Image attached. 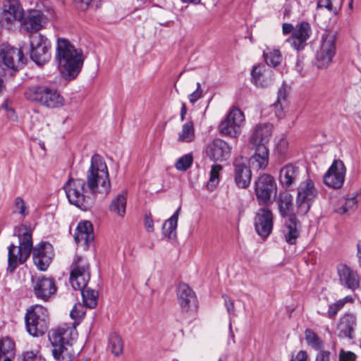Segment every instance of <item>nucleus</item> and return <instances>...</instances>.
<instances>
[{
  "label": "nucleus",
  "instance_id": "obj_1",
  "mask_svg": "<svg viewBox=\"0 0 361 361\" xmlns=\"http://www.w3.org/2000/svg\"><path fill=\"white\" fill-rule=\"evenodd\" d=\"M68 202L75 207L86 210L92 195H107L111 190V183L106 164L98 154H94L86 172V182L81 178H70L63 185Z\"/></svg>",
  "mask_w": 361,
  "mask_h": 361
},
{
  "label": "nucleus",
  "instance_id": "obj_2",
  "mask_svg": "<svg viewBox=\"0 0 361 361\" xmlns=\"http://www.w3.org/2000/svg\"><path fill=\"white\" fill-rule=\"evenodd\" d=\"M56 60L63 77L68 80L77 77L83 65V55L68 39L59 38L56 44Z\"/></svg>",
  "mask_w": 361,
  "mask_h": 361
},
{
  "label": "nucleus",
  "instance_id": "obj_3",
  "mask_svg": "<svg viewBox=\"0 0 361 361\" xmlns=\"http://www.w3.org/2000/svg\"><path fill=\"white\" fill-rule=\"evenodd\" d=\"M78 335L74 324H64L49 333L53 347L52 354L56 361H71L73 357V343Z\"/></svg>",
  "mask_w": 361,
  "mask_h": 361
},
{
  "label": "nucleus",
  "instance_id": "obj_4",
  "mask_svg": "<svg viewBox=\"0 0 361 361\" xmlns=\"http://www.w3.org/2000/svg\"><path fill=\"white\" fill-rule=\"evenodd\" d=\"M25 97L27 100L49 109L60 108L65 104V99L58 90L48 85L31 86L25 92Z\"/></svg>",
  "mask_w": 361,
  "mask_h": 361
},
{
  "label": "nucleus",
  "instance_id": "obj_5",
  "mask_svg": "<svg viewBox=\"0 0 361 361\" xmlns=\"http://www.w3.org/2000/svg\"><path fill=\"white\" fill-rule=\"evenodd\" d=\"M293 199L290 195H284L279 200V209L282 216H288L285 221L283 235L286 241L290 245L296 243L300 235V221L293 213Z\"/></svg>",
  "mask_w": 361,
  "mask_h": 361
},
{
  "label": "nucleus",
  "instance_id": "obj_6",
  "mask_svg": "<svg viewBox=\"0 0 361 361\" xmlns=\"http://www.w3.org/2000/svg\"><path fill=\"white\" fill-rule=\"evenodd\" d=\"M27 331L33 337L44 335L48 329L49 314L47 310L36 305L27 311L25 317Z\"/></svg>",
  "mask_w": 361,
  "mask_h": 361
},
{
  "label": "nucleus",
  "instance_id": "obj_7",
  "mask_svg": "<svg viewBox=\"0 0 361 361\" xmlns=\"http://www.w3.org/2000/svg\"><path fill=\"white\" fill-rule=\"evenodd\" d=\"M317 195L318 191L311 179L307 178L301 182L298 188L296 197L298 214L305 215L309 212Z\"/></svg>",
  "mask_w": 361,
  "mask_h": 361
},
{
  "label": "nucleus",
  "instance_id": "obj_8",
  "mask_svg": "<svg viewBox=\"0 0 361 361\" xmlns=\"http://www.w3.org/2000/svg\"><path fill=\"white\" fill-rule=\"evenodd\" d=\"M336 52V37L332 33L324 34L316 51L315 64L319 68H326L332 62Z\"/></svg>",
  "mask_w": 361,
  "mask_h": 361
},
{
  "label": "nucleus",
  "instance_id": "obj_9",
  "mask_svg": "<svg viewBox=\"0 0 361 361\" xmlns=\"http://www.w3.org/2000/svg\"><path fill=\"white\" fill-rule=\"evenodd\" d=\"M244 123L245 116L243 111L238 108H233L221 122L219 129L223 135L235 137L240 134V128Z\"/></svg>",
  "mask_w": 361,
  "mask_h": 361
},
{
  "label": "nucleus",
  "instance_id": "obj_10",
  "mask_svg": "<svg viewBox=\"0 0 361 361\" xmlns=\"http://www.w3.org/2000/svg\"><path fill=\"white\" fill-rule=\"evenodd\" d=\"M24 10L19 0H3L0 23L3 27L10 30L18 21H20Z\"/></svg>",
  "mask_w": 361,
  "mask_h": 361
},
{
  "label": "nucleus",
  "instance_id": "obj_11",
  "mask_svg": "<svg viewBox=\"0 0 361 361\" xmlns=\"http://www.w3.org/2000/svg\"><path fill=\"white\" fill-rule=\"evenodd\" d=\"M255 194L259 204H267L273 193L276 192V184L273 176L263 174L255 182Z\"/></svg>",
  "mask_w": 361,
  "mask_h": 361
},
{
  "label": "nucleus",
  "instance_id": "obj_12",
  "mask_svg": "<svg viewBox=\"0 0 361 361\" xmlns=\"http://www.w3.org/2000/svg\"><path fill=\"white\" fill-rule=\"evenodd\" d=\"M346 168L341 159H336L324 176V184L334 189L341 188L345 181Z\"/></svg>",
  "mask_w": 361,
  "mask_h": 361
},
{
  "label": "nucleus",
  "instance_id": "obj_13",
  "mask_svg": "<svg viewBox=\"0 0 361 361\" xmlns=\"http://www.w3.org/2000/svg\"><path fill=\"white\" fill-rule=\"evenodd\" d=\"M47 18L39 10H29L24 14L20 20L22 28L27 32H37L45 27L47 23Z\"/></svg>",
  "mask_w": 361,
  "mask_h": 361
},
{
  "label": "nucleus",
  "instance_id": "obj_14",
  "mask_svg": "<svg viewBox=\"0 0 361 361\" xmlns=\"http://www.w3.org/2000/svg\"><path fill=\"white\" fill-rule=\"evenodd\" d=\"M205 152L211 160L223 161L230 157L231 147L224 140L215 138L207 144Z\"/></svg>",
  "mask_w": 361,
  "mask_h": 361
},
{
  "label": "nucleus",
  "instance_id": "obj_15",
  "mask_svg": "<svg viewBox=\"0 0 361 361\" xmlns=\"http://www.w3.org/2000/svg\"><path fill=\"white\" fill-rule=\"evenodd\" d=\"M273 214L268 208H260L256 213L254 224L257 233L262 237L269 236L273 229Z\"/></svg>",
  "mask_w": 361,
  "mask_h": 361
},
{
  "label": "nucleus",
  "instance_id": "obj_16",
  "mask_svg": "<svg viewBox=\"0 0 361 361\" xmlns=\"http://www.w3.org/2000/svg\"><path fill=\"white\" fill-rule=\"evenodd\" d=\"M177 300L183 312L196 310L197 300L195 292L186 284L180 283L176 288Z\"/></svg>",
  "mask_w": 361,
  "mask_h": 361
},
{
  "label": "nucleus",
  "instance_id": "obj_17",
  "mask_svg": "<svg viewBox=\"0 0 361 361\" xmlns=\"http://www.w3.org/2000/svg\"><path fill=\"white\" fill-rule=\"evenodd\" d=\"M54 256L53 248L49 243H41L32 250V258L35 266L40 271H45Z\"/></svg>",
  "mask_w": 361,
  "mask_h": 361
},
{
  "label": "nucleus",
  "instance_id": "obj_18",
  "mask_svg": "<svg viewBox=\"0 0 361 361\" xmlns=\"http://www.w3.org/2000/svg\"><path fill=\"white\" fill-rule=\"evenodd\" d=\"M311 34L312 28L310 24L303 21L295 25L293 32L286 41L289 42L294 49L301 50L306 46L307 41L310 37Z\"/></svg>",
  "mask_w": 361,
  "mask_h": 361
},
{
  "label": "nucleus",
  "instance_id": "obj_19",
  "mask_svg": "<svg viewBox=\"0 0 361 361\" xmlns=\"http://www.w3.org/2000/svg\"><path fill=\"white\" fill-rule=\"evenodd\" d=\"M273 126L270 123H259L251 130L250 143L253 147L267 146L271 137Z\"/></svg>",
  "mask_w": 361,
  "mask_h": 361
},
{
  "label": "nucleus",
  "instance_id": "obj_20",
  "mask_svg": "<svg viewBox=\"0 0 361 361\" xmlns=\"http://www.w3.org/2000/svg\"><path fill=\"white\" fill-rule=\"evenodd\" d=\"M32 287L37 298L47 300L56 291V287L54 279L37 276L32 279Z\"/></svg>",
  "mask_w": 361,
  "mask_h": 361
},
{
  "label": "nucleus",
  "instance_id": "obj_21",
  "mask_svg": "<svg viewBox=\"0 0 361 361\" xmlns=\"http://www.w3.org/2000/svg\"><path fill=\"white\" fill-rule=\"evenodd\" d=\"M4 64L10 69L16 70L24 64L23 47L19 49L7 46L1 52Z\"/></svg>",
  "mask_w": 361,
  "mask_h": 361
},
{
  "label": "nucleus",
  "instance_id": "obj_22",
  "mask_svg": "<svg viewBox=\"0 0 361 361\" xmlns=\"http://www.w3.org/2000/svg\"><path fill=\"white\" fill-rule=\"evenodd\" d=\"M337 274L341 284L344 287L351 290H355L359 287L360 278L357 273L346 264H338Z\"/></svg>",
  "mask_w": 361,
  "mask_h": 361
},
{
  "label": "nucleus",
  "instance_id": "obj_23",
  "mask_svg": "<svg viewBox=\"0 0 361 361\" xmlns=\"http://www.w3.org/2000/svg\"><path fill=\"white\" fill-rule=\"evenodd\" d=\"M94 238L92 225L90 221H85L80 222L77 226L75 233V241L78 245L85 248L89 247V243Z\"/></svg>",
  "mask_w": 361,
  "mask_h": 361
},
{
  "label": "nucleus",
  "instance_id": "obj_24",
  "mask_svg": "<svg viewBox=\"0 0 361 361\" xmlns=\"http://www.w3.org/2000/svg\"><path fill=\"white\" fill-rule=\"evenodd\" d=\"M357 326V319L355 314L347 313L341 317L337 330L339 337L353 339L355 329Z\"/></svg>",
  "mask_w": 361,
  "mask_h": 361
},
{
  "label": "nucleus",
  "instance_id": "obj_25",
  "mask_svg": "<svg viewBox=\"0 0 361 361\" xmlns=\"http://www.w3.org/2000/svg\"><path fill=\"white\" fill-rule=\"evenodd\" d=\"M234 166V180L235 184L241 188H246L250 183L252 173L250 168L240 160H235Z\"/></svg>",
  "mask_w": 361,
  "mask_h": 361
},
{
  "label": "nucleus",
  "instance_id": "obj_26",
  "mask_svg": "<svg viewBox=\"0 0 361 361\" xmlns=\"http://www.w3.org/2000/svg\"><path fill=\"white\" fill-rule=\"evenodd\" d=\"M299 167L293 164H286L279 173V182L286 188H289L300 179Z\"/></svg>",
  "mask_w": 361,
  "mask_h": 361
},
{
  "label": "nucleus",
  "instance_id": "obj_27",
  "mask_svg": "<svg viewBox=\"0 0 361 361\" xmlns=\"http://www.w3.org/2000/svg\"><path fill=\"white\" fill-rule=\"evenodd\" d=\"M30 256L25 254V252L18 245L11 244L8 247V270L13 271L18 264H23Z\"/></svg>",
  "mask_w": 361,
  "mask_h": 361
},
{
  "label": "nucleus",
  "instance_id": "obj_28",
  "mask_svg": "<svg viewBox=\"0 0 361 361\" xmlns=\"http://www.w3.org/2000/svg\"><path fill=\"white\" fill-rule=\"evenodd\" d=\"M255 148V152L250 159V164L255 169H264L269 162V149L267 146Z\"/></svg>",
  "mask_w": 361,
  "mask_h": 361
},
{
  "label": "nucleus",
  "instance_id": "obj_29",
  "mask_svg": "<svg viewBox=\"0 0 361 361\" xmlns=\"http://www.w3.org/2000/svg\"><path fill=\"white\" fill-rule=\"evenodd\" d=\"M251 75L252 82L257 87H266L271 81L269 71H267L263 66H255L252 70Z\"/></svg>",
  "mask_w": 361,
  "mask_h": 361
},
{
  "label": "nucleus",
  "instance_id": "obj_30",
  "mask_svg": "<svg viewBox=\"0 0 361 361\" xmlns=\"http://www.w3.org/2000/svg\"><path fill=\"white\" fill-rule=\"evenodd\" d=\"M127 196L123 192L117 195L111 200L109 209V211L119 217L123 218L126 212Z\"/></svg>",
  "mask_w": 361,
  "mask_h": 361
},
{
  "label": "nucleus",
  "instance_id": "obj_31",
  "mask_svg": "<svg viewBox=\"0 0 361 361\" xmlns=\"http://www.w3.org/2000/svg\"><path fill=\"white\" fill-rule=\"evenodd\" d=\"M180 207H179L174 214L166 221L162 226L163 235L171 239L176 237V228Z\"/></svg>",
  "mask_w": 361,
  "mask_h": 361
},
{
  "label": "nucleus",
  "instance_id": "obj_32",
  "mask_svg": "<svg viewBox=\"0 0 361 361\" xmlns=\"http://www.w3.org/2000/svg\"><path fill=\"white\" fill-rule=\"evenodd\" d=\"M51 45L44 46L39 49L30 50V59L38 66L48 62L51 59Z\"/></svg>",
  "mask_w": 361,
  "mask_h": 361
},
{
  "label": "nucleus",
  "instance_id": "obj_33",
  "mask_svg": "<svg viewBox=\"0 0 361 361\" xmlns=\"http://www.w3.org/2000/svg\"><path fill=\"white\" fill-rule=\"evenodd\" d=\"M15 354V344L8 338L0 340V361H12Z\"/></svg>",
  "mask_w": 361,
  "mask_h": 361
},
{
  "label": "nucleus",
  "instance_id": "obj_34",
  "mask_svg": "<svg viewBox=\"0 0 361 361\" xmlns=\"http://www.w3.org/2000/svg\"><path fill=\"white\" fill-rule=\"evenodd\" d=\"M305 338L307 345L319 353L329 352L324 350L323 341L312 329H307L305 331Z\"/></svg>",
  "mask_w": 361,
  "mask_h": 361
},
{
  "label": "nucleus",
  "instance_id": "obj_35",
  "mask_svg": "<svg viewBox=\"0 0 361 361\" xmlns=\"http://www.w3.org/2000/svg\"><path fill=\"white\" fill-rule=\"evenodd\" d=\"M85 271L90 274L89 262L87 259L81 256H76L71 264L70 274L82 275Z\"/></svg>",
  "mask_w": 361,
  "mask_h": 361
},
{
  "label": "nucleus",
  "instance_id": "obj_36",
  "mask_svg": "<svg viewBox=\"0 0 361 361\" xmlns=\"http://www.w3.org/2000/svg\"><path fill=\"white\" fill-rule=\"evenodd\" d=\"M195 137L193 122L189 121L183 125L181 130L178 133V141L179 142H190Z\"/></svg>",
  "mask_w": 361,
  "mask_h": 361
},
{
  "label": "nucleus",
  "instance_id": "obj_37",
  "mask_svg": "<svg viewBox=\"0 0 361 361\" xmlns=\"http://www.w3.org/2000/svg\"><path fill=\"white\" fill-rule=\"evenodd\" d=\"M84 305L89 308H94L97 305L98 292L90 288L80 290Z\"/></svg>",
  "mask_w": 361,
  "mask_h": 361
},
{
  "label": "nucleus",
  "instance_id": "obj_38",
  "mask_svg": "<svg viewBox=\"0 0 361 361\" xmlns=\"http://www.w3.org/2000/svg\"><path fill=\"white\" fill-rule=\"evenodd\" d=\"M108 347L114 355H121L123 350V343L121 337L116 333L111 334L109 338Z\"/></svg>",
  "mask_w": 361,
  "mask_h": 361
},
{
  "label": "nucleus",
  "instance_id": "obj_39",
  "mask_svg": "<svg viewBox=\"0 0 361 361\" xmlns=\"http://www.w3.org/2000/svg\"><path fill=\"white\" fill-rule=\"evenodd\" d=\"M90 279V274L85 271L82 275H75L70 274V283L75 290H81L86 288L87 284Z\"/></svg>",
  "mask_w": 361,
  "mask_h": 361
},
{
  "label": "nucleus",
  "instance_id": "obj_40",
  "mask_svg": "<svg viewBox=\"0 0 361 361\" xmlns=\"http://www.w3.org/2000/svg\"><path fill=\"white\" fill-rule=\"evenodd\" d=\"M223 167L220 164H213L209 172V178L207 181V188L212 191L219 183L220 173Z\"/></svg>",
  "mask_w": 361,
  "mask_h": 361
},
{
  "label": "nucleus",
  "instance_id": "obj_41",
  "mask_svg": "<svg viewBox=\"0 0 361 361\" xmlns=\"http://www.w3.org/2000/svg\"><path fill=\"white\" fill-rule=\"evenodd\" d=\"M19 246L25 252V254L30 255L32 249V234L26 231L22 235L18 234Z\"/></svg>",
  "mask_w": 361,
  "mask_h": 361
},
{
  "label": "nucleus",
  "instance_id": "obj_42",
  "mask_svg": "<svg viewBox=\"0 0 361 361\" xmlns=\"http://www.w3.org/2000/svg\"><path fill=\"white\" fill-rule=\"evenodd\" d=\"M30 50L39 49L44 46H49V40L42 34H32L30 37Z\"/></svg>",
  "mask_w": 361,
  "mask_h": 361
},
{
  "label": "nucleus",
  "instance_id": "obj_43",
  "mask_svg": "<svg viewBox=\"0 0 361 361\" xmlns=\"http://www.w3.org/2000/svg\"><path fill=\"white\" fill-rule=\"evenodd\" d=\"M340 204L341 206H338L336 208V211L338 214H343L355 208L357 205V200L355 196L352 197L345 198L341 201Z\"/></svg>",
  "mask_w": 361,
  "mask_h": 361
},
{
  "label": "nucleus",
  "instance_id": "obj_44",
  "mask_svg": "<svg viewBox=\"0 0 361 361\" xmlns=\"http://www.w3.org/2000/svg\"><path fill=\"white\" fill-rule=\"evenodd\" d=\"M20 361H46V359L39 350H32L23 352Z\"/></svg>",
  "mask_w": 361,
  "mask_h": 361
},
{
  "label": "nucleus",
  "instance_id": "obj_45",
  "mask_svg": "<svg viewBox=\"0 0 361 361\" xmlns=\"http://www.w3.org/2000/svg\"><path fill=\"white\" fill-rule=\"evenodd\" d=\"M267 65L274 67L277 66L281 61V54L279 50L274 49L269 52L264 53Z\"/></svg>",
  "mask_w": 361,
  "mask_h": 361
},
{
  "label": "nucleus",
  "instance_id": "obj_46",
  "mask_svg": "<svg viewBox=\"0 0 361 361\" xmlns=\"http://www.w3.org/2000/svg\"><path fill=\"white\" fill-rule=\"evenodd\" d=\"M286 96H287L286 90L284 86H282L279 90L277 101L272 105V107L276 111V116L277 117L282 116L283 114H282V111H281L282 110L281 102L286 101Z\"/></svg>",
  "mask_w": 361,
  "mask_h": 361
},
{
  "label": "nucleus",
  "instance_id": "obj_47",
  "mask_svg": "<svg viewBox=\"0 0 361 361\" xmlns=\"http://www.w3.org/2000/svg\"><path fill=\"white\" fill-rule=\"evenodd\" d=\"M192 161L193 157L192 154H187L177 160L175 166L177 170L185 171L191 166Z\"/></svg>",
  "mask_w": 361,
  "mask_h": 361
},
{
  "label": "nucleus",
  "instance_id": "obj_48",
  "mask_svg": "<svg viewBox=\"0 0 361 361\" xmlns=\"http://www.w3.org/2000/svg\"><path fill=\"white\" fill-rule=\"evenodd\" d=\"M14 213H18L23 216L28 214L27 208L23 199L20 197H17L14 200Z\"/></svg>",
  "mask_w": 361,
  "mask_h": 361
},
{
  "label": "nucleus",
  "instance_id": "obj_49",
  "mask_svg": "<svg viewBox=\"0 0 361 361\" xmlns=\"http://www.w3.org/2000/svg\"><path fill=\"white\" fill-rule=\"evenodd\" d=\"M85 314V307L82 305L78 303L74 305L73 308L71 311L70 316L73 319L76 320L82 318Z\"/></svg>",
  "mask_w": 361,
  "mask_h": 361
},
{
  "label": "nucleus",
  "instance_id": "obj_50",
  "mask_svg": "<svg viewBox=\"0 0 361 361\" xmlns=\"http://www.w3.org/2000/svg\"><path fill=\"white\" fill-rule=\"evenodd\" d=\"M341 1L342 0H318L317 7L331 10L334 7L339 6L341 4Z\"/></svg>",
  "mask_w": 361,
  "mask_h": 361
},
{
  "label": "nucleus",
  "instance_id": "obj_51",
  "mask_svg": "<svg viewBox=\"0 0 361 361\" xmlns=\"http://www.w3.org/2000/svg\"><path fill=\"white\" fill-rule=\"evenodd\" d=\"M339 360L338 361H355L356 360V355L352 351H346L343 349L339 351Z\"/></svg>",
  "mask_w": 361,
  "mask_h": 361
},
{
  "label": "nucleus",
  "instance_id": "obj_52",
  "mask_svg": "<svg viewBox=\"0 0 361 361\" xmlns=\"http://www.w3.org/2000/svg\"><path fill=\"white\" fill-rule=\"evenodd\" d=\"M202 94V90L200 82L197 83V89L192 93L189 94L188 99L192 104L195 103Z\"/></svg>",
  "mask_w": 361,
  "mask_h": 361
},
{
  "label": "nucleus",
  "instance_id": "obj_53",
  "mask_svg": "<svg viewBox=\"0 0 361 361\" xmlns=\"http://www.w3.org/2000/svg\"><path fill=\"white\" fill-rule=\"evenodd\" d=\"M223 298L224 300V304L226 307V310L229 314L233 313L234 311V304L233 301L227 295H223Z\"/></svg>",
  "mask_w": 361,
  "mask_h": 361
},
{
  "label": "nucleus",
  "instance_id": "obj_54",
  "mask_svg": "<svg viewBox=\"0 0 361 361\" xmlns=\"http://www.w3.org/2000/svg\"><path fill=\"white\" fill-rule=\"evenodd\" d=\"M145 226L148 232H152L154 231V222L150 215H145Z\"/></svg>",
  "mask_w": 361,
  "mask_h": 361
},
{
  "label": "nucleus",
  "instance_id": "obj_55",
  "mask_svg": "<svg viewBox=\"0 0 361 361\" xmlns=\"http://www.w3.org/2000/svg\"><path fill=\"white\" fill-rule=\"evenodd\" d=\"M330 352L319 353L316 356L315 361H330Z\"/></svg>",
  "mask_w": 361,
  "mask_h": 361
},
{
  "label": "nucleus",
  "instance_id": "obj_56",
  "mask_svg": "<svg viewBox=\"0 0 361 361\" xmlns=\"http://www.w3.org/2000/svg\"><path fill=\"white\" fill-rule=\"evenodd\" d=\"M295 30V27L290 23H285L282 25V32L283 35H288L293 33Z\"/></svg>",
  "mask_w": 361,
  "mask_h": 361
},
{
  "label": "nucleus",
  "instance_id": "obj_57",
  "mask_svg": "<svg viewBox=\"0 0 361 361\" xmlns=\"http://www.w3.org/2000/svg\"><path fill=\"white\" fill-rule=\"evenodd\" d=\"M338 307H335L334 305H330L328 310V317L329 318L334 317L338 312Z\"/></svg>",
  "mask_w": 361,
  "mask_h": 361
},
{
  "label": "nucleus",
  "instance_id": "obj_58",
  "mask_svg": "<svg viewBox=\"0 0 361 361\" xmlns=\"http://www.w3.org/2000/svg\"><path fill=\"white\" fill-rule=\"evenodd\" d=\"M287 145H288V142L286 140L282 139L279 141V142L278 144V149L279 150V152L281 153H284Z\"/></svg>",
  "mask_w": 361,
  "mask_h": 361
},
{
  "label": "nucleus",
  "instance_id": "obj_59",
  "mask_svg": "<svg viewBox=\"0 0 361 361\" xmlns=\"http://www.w3.org/2000/svg\"><path fill=\"white\" fill-rule=\"evenodd\" d=\"M6 115L7 117L12 121H16L17 119V116L13 108L9 109L8 110L6 111Z\"/></svg>",
  "mask_w": 361,
  "mask_h": 361
},
{
  "label": "nucleus",
  "instance_id": "obj_60",
  "mask_svg": "<svg viewBox=\"0 0 361 361\" xmlns=\"http://www.w3.org/2000/svg\"><path fill=\"white\" fill-rule=\"evenodd\" d=\"M186 114H187L186 105H185V103H182L181 111H180V118L181 121H183L185 120Z\"/></svg>",
  "mask_w": 361,
  "mask_h": 361
},
{
  "label": "nucleus",
  "instance_id": "obj_61",
  "mask_svg": "<svg viewBox=\"0 0 361 361\" xmlns=\"http://www.w3.org/2000/svg\"><path fill=\"white\" fill-rule=\"evenodd\" d=\"M12 102L10 99H6L2 104V108L6 111L12 108Z\"/></svg>",
  "mask_w": 361,
  "mask_h": 361
},
{
  "label": "nucleus",
  "instance_id": "obj_62",
  "mask_svg": "<svg viewBox=\"0 0 361 361\" xmlns=\"http://www.w3.org/2000/svg\"><path fill=\"white\" fill-rule=\"evenodd\" d=\"M295 68L299 74L302 75L303 66L300 60H297Z\"/></svg>",
  "mask_w": 361,
  "mask_h": 361
},
{
  "label": "nucleus",
  "instance_id": "obj_63",
  "mask_svg": "<svg viewBox=\"0 0 361 361\" xmlns=\"http://www.w3.org/2000/svg\"><path fill=\"white\" fill-rule=\"evenodd\" d=\"M357 257L358 259L359 264H360V265H361V245L360 243H358L357 245Z\"/></svg>",
  "mask_w": 361,
  "mask_h": 361
},
{
  "label": "nucleus",
  "instance_id": "obj_64",
  "mask_svg": "<svg viewBox=\"0 0 361 361\" xmlns=\"http://www.w3.org/2000/svg\"><path fill=\"white\" fill-rule=\"evenodd\" d=\"M92 0H75V1L80 2L84 4L85 8H87Z\"/></svg>",
  "mask_w": 361,
  "mask_h": 361
}]
</instances>
